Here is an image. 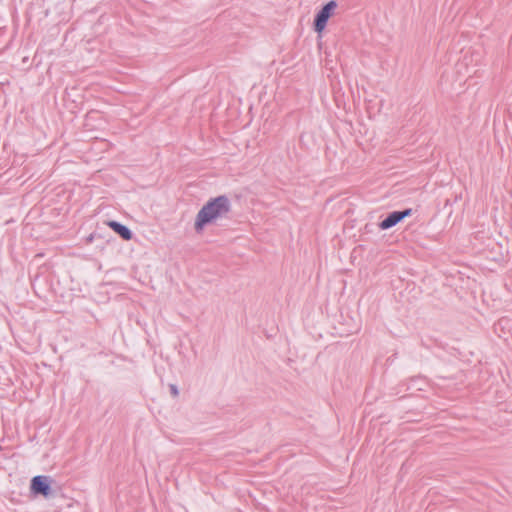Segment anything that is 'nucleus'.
<instances>
[{
  "mask_svg": "<svg viewBox=\"0 0 512 512\" xmlns=\"http://www.w3.org/2000/svg\"><path fill=\"white\" fill-rule=\"evenodd\" d=\"M231 210V203L227 196L220 195L210 199L197 213L194 223V229L197 233L203 231L208 224L217 219L226 217Z\"/></svg>",
  "mask_w": 512,
  "mask_h": 512,
  "instance_id": "f257e3e1",
  "label": "nucleus"
},
{
  "mask_svg": "<svg viewBox=\"0 0 512 512\" xmlns=\"http://www.w3.org/2000/svg\"><path fill=\"white\" fill-rule=\"evenodd\" d=\"M337 7V2L334 0L326 3L321 10L315 15L313 27L317 33H321L329 20V18L333 15L334 10Z\"/></svg>",
  "mask_w": 512,
  "mask_h": 512,
  "instance_id": "f03ea898",
  "label": "nucleus"
},
{
  "mask_svg": "<svg viewBox=\"0 0 512 512\" xmlns=\"http://www.w3.org/2000/svg\"><path fill=\"white\" fill-rule=\"evenodd\" d=\"M30 490L35 495L48 497L51 493L49 477L42 475L33 477L31 480Z\"/></svg>",
  "mask_w": 512,
  "mask_h": 512,
  "instance_id": "7ed1b4c3",
  "label": "nucleus"
},
{
  "mask_svg": "<svg viewBox=\"0 0 512 512\" xmlns=\"http://www.w3.org/2000/svg\"><path fill=\"white\" fill-rule=\"evenodd\" d=\"M411 214L412 209L410 208L402 211H393L379 223V228L382 230L390 229L397 225L399 222H401L404 218L410 216Z\"/></svg>",
  "mask_w": 512,
  "mask_h": 512,
  "instance_id": "20e7f679",
  "label": "nucleus"
},
{
  "mask_svg": "<svg viewBox=\"0 0 512 512\" xmlns=\"http://www.w3.org/2000/svg\"><path fill=\"white\" fill-rule=\"evenodd\" d=\"M107 224L122 239H124L126 241L132 239L133 234H132L131 230L127 226H125V225H123V224H121V223H119L117 221H114V220L109 221Z\"/></svg>",
  "mask_w": 512,
  "mask_h": 512,
  "instance_id": "39448f33",
  "label": "nucleus"
},
{
  "mask_svg": "<svg viewBox=\"0 0 512 512\" xmlns=\"http://www.w3.org/2000/svg\"><path fill=\"white\" fill-rule=\"evenodd\" d=\"M169 389L173 397H177L179 395L178 388L175 384H170Z\"/></svg>",
  "mask_w": 512,
  "mask_h": 512,
  "instance_id": "423d86ee",
  "label": "nucleus"
},
{
  "mask_svg": "<svg viewBox=\"0 0 512 512\" xmlns=\"http://www.w3.org/2000/svg\"><path fill=\"white\" fill-rule=\"evenodd\" d=\"M506 322H507V320H506V319H501V320H499V321H498V323L495 325V327L497 328V327H499V326H502V325H504Z\"/></svg>",
  "mask_w": 512,
  "mask_h": 512,
  "instance_id": "0eeeda50",
  "label": "nucleus"
}]
</instances>
